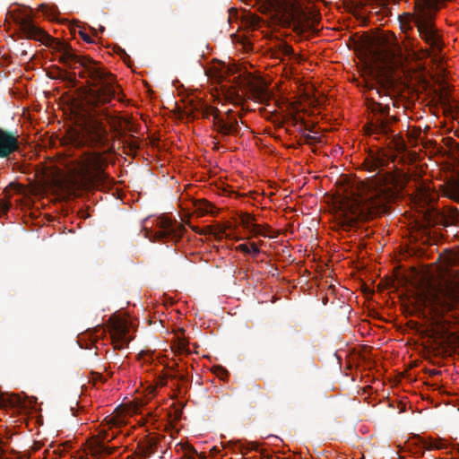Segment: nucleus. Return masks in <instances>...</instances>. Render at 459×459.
Wrapping results in <instances>:
<instances>
[{"label": "nucleus", "mask_w": 459, "mask_h": 459, "mask_svg": "<svg viewBox=\"0 0 459 459\" xmlns=\"http://www.w3.org/2000/svg\"><path fill=\"white\" fill-rule=\"evenodd\" d=\"M371 110L373 117L364 126V130L368 135H376L377 140L384 138L390 152L384 149L370 152L363 166L369 172L378 170L377 173L367 181L354 179L344 186L339 200V216L345 230L359 221H367L385 212L387 204L396 197L407 181L406 174L400 169L384 171L389 161L394 162L397 155L407 150L403 136L394 134L392 124L397 119L390 116L389 103L374 102Z\"/></svg>", "instance_id": "1"}, {"label": "nucleus", "mask_w": 459, "mask_h": 459, "mask_svg": "<svg viewBox=\"0 0 459 459\" xmlns=\"http://www.w3.org/2000/svg\"><path fill=\"white\" fill-rule=\"evenodd\" d=\"M20 37L39 41L41 44L59 53L58 62L70 69L80 68L81 78L89 79V87L84 96L87 120L80 131L74 132L69 138L75 148L90 147L102 149L108 145V132L100 119L103 117L112 126L119 121L112 116L106 107L116 96L115 78L95 60L88 56L77 54V51L66 39L54 38L46 30H17Z\"/></svg>", "instance_id": "2"}, {"label": "nucleus", "mask_w": 459, "mask_h": 459, "mask_svg": "<svg viewBox=\"0 0 459 459\" xmlns=\"http://www.w3.org/2000/svg\"><path fill=\"white\" fill-rule=\"evenodd\" d=\"M408 30H402L400 36L393 30H359L350 39L355 50L381 75H388L403 66L405 60L403 48Z\"/></svg>", "instance_id": "3"}, {"label": "nucleus", "mask_w": 459, "mask_h": 459, "mask_svg": "<svg viewBox=\"0 0 459 459\" xmlns=\"http://www.w3.org/2000/svg\"><path fill=\"white\" fill-rule=\"evenodd\" d=\"M266 18L251 16V25H260V21L271 25H280L285 29H316L321 21V15L308 7L290 3L287 0H271L264 6Z\"/></svg>", "instance_id": "4"}, {"label": "nucleus", "mask_w": 459, "mask_h": 459, "mask_svg": "<svg viewBox=\"0 0 459 459\" xmlns=\"http://www.w3.org/2000/svg\"><path fill=\"white\" fill-rule=\"evenodd\" d=\"M106 160L102 153L98 152H82L78 158L71 161V173L89 183L99 186L104 183L106 174L103 167Z\"/></svg>", "instance_id": "5"}, {"label": "nucleus", "mask_w": 459, "mask_h": 459, "mask_svg": "<svg viewBox=\"0 0 459 459\" xmlns=\"http://www.w3.org/2000/svg\"><path fill=\"white\" fill-rule=\"evenodd\" d=\"M421 300L423 306L438 317L455 308L459 301V294L449 285H440L429 288L423 293Z\"/></svg>", "instance_id": "6"}, {"label": "nucleus", "mask_w": 459, "mask_h": 459, "mask_svg": "<svg viewBox=\"0 0 459 459\" xmlns=\"http://www.w3.org/2000/svg\"><path fill=\"white\" fill-rule=\"evenodd\" d=\"M446 0H417L412 21L417 29H437V13Z\"/></svg>", "instance_id": "7"}, {"label": "nucleus", "mask_w": 459, "mask_h": 459, "mask_svg": "<svg viewBox=\"0 0 459 459\" xmlns=\"http://www.w3.org/2000/svg\"><path fill=\"white\" fill-rule=\"evenodd\" d=\"M458 215L459 211L456 208L441 211L435 206H429L424 212V220L429 227H448L455 223Z\"/></svg>", "instance_id": "8"}, {"label": "nucleus", "mask_w": 459, "mask_h": 459, "mask_svg": "<svg viewBox=\"0 0 459 459\" xmlns=\"http://www.w3.org/2000/svg\"><path fill=\"white\" fill-rule=\"evenodd\" d=\"M156 226L159 228L152 237H149L152 241L175 240L181 236L183 226L176 221L166 217H160L156 220Z\"/></svg>", "instance_id": "9"}, {"label": "nucleus", "mask_w": 459, "mask_h": 459, "mask_svg": "<svg viewBox=\"0 0 459 459\" xmlns=\"http://www.w3.org/2000/svg\"><path fill=\"white\" fill-rule=\"evenodd\" d=\"M7 20H12L20 29H42L34 21V12L28 6L12 5L7 12Z\"/></svg>", "instance_id": "10"}, {"label": "nucleus", "mask_w": 459, "mask_h": 459, "mask_svg": "<svg viewBox=\"0 0 459 459\" xmlns=\"http://www.w3.org/2000/svg\"><path fill=\"white\" fill-rule=\"evenodd\" d=\"M239 125L236 117L233 116L231 109H229L225 117L215 115L214 117V130L217 131L222 137L238 134L239 133Z\"/></svg>", "instance_id": "11"}, {"label": "nucleus", "mask_w": 459, "mask_h": 459, "mask_svg": "<svg viewBox=\"0 0 459 459\" xmlns=\"http://www.w3.org/2000/svg\"><path fill=\"white\" fill-rule=\"evenodd\" d=\"M19 136L0 127V159L9 158L20 150Z\"/></svg>", "instance_id": "12"}, {"label": "nucleus", "mask_w": 459, "mask_h": 459, "mask_svg": "<svg viewBox=\"0 0 459 459\" xmlns=\"http://www.w3.org/2000/svg\"><path fill=\"white\" fill-rule=\"evenodd\" d=\"M109 332L115 349H123L129 343L130 338L127 336L129 329L126 323L121 320L112 322L109 326Z\"/></svg>", "instance_id": "13"}, {"label": "nucleus", "mask_w": 459, "mask_h": 459, "mask_svg": "<svg viewBox=\"0 0 459 459\" xmlns=\"http://www.w3.org/2000/svg\"><path fill=\"white\" fill-rule=\"evenodd\" d=\"M39 11L42 13V15L50 22H54L58 25L68 26V29H74V26L77 29H83V27L79 24L77 21H69L67 18H59V11L56 6H50L46 4H42L39 7Z\"/></svg>", "instance_id": "14"}, {"label": "nucleus", "mask_w": 459, "mask_h": 459, "mask_svg": "<svg viewBox=\"0 0 459 459\" xmlns=\"http://www.w3.org/2000/svg\"><path fill=\"white\" fill-rule=\"evenodd\" d=\"M107 423L109 426L108 429H102L99 434L93 437L91 440V446L97 445L98 443L110 442L116 437V433L110 432L114 427H119L122 424V420L117 417H108L106 418Z\"/></svg>", "instance_id": "15"}, {"label": "nucleus", "mask_w": 459, "mask_h": 459, "mask_svg": "<svg viewBox=\"0 0 459 459\" xmlns=\"http://www.w3.org/2000/svg\"><path fill=\"white\" fill-rule=\"evenodd\" d=\"M437 30H418L420 37L426 41L429 49V55L437 56L442 49V41L440 36L437 33Z\"/></svg>", "instance_id": "16"}, {"label": "nucleus", "mask_w": 459, "mask_h": 459, "mask_svg": "<svg viewBox=\"0 0 459 459\" xmlns=\"http://www.w3.org/2000/svg\"><path fill=\"white\" fill-rule=\"evenodd\" d=\"M240 31L241 30H237L236 33L230 35L232 42L240 45L242 49L246 52L251 51L253 45L250 38L244 33H240Z\"/></svg>", "instance_id": "17"}, {"label": "nucleus", "mask_w": 459, "mask_h": 459, "mask_svg": "<svg viewBox=\"0 0 459 459\" xmlns=\"http://www.w3.org/2000/svg\"><path fill=\"white\" fill-rule=\"evenodd\" d=\"M194 207H195V212L199 216H204L206 214H212V215L214 214V212H213L214 206L211 203H209L208 201H206L204 199L195 200L194 202Z\"/></svg>", "instance_id": "18"}, {"label": "nucleus", "mask_w": 459, "mask_h": 459, "mask_svg": "<svg viewBox=\"0 0 459 459\" xmlns=\"http://www.w3.org/2000/svg\"><path fill=\"white\" fill-rule=\"evenodd\" d=\"M274 48L275 49L274 52L273 53V56L275 58H281V56H292L294 54L291 46H290L284 41H279Z\"/></svg>", "instance_id": "19"}, {"label": "nucleus", "mask_w": 459, "mask_h": 459, "mask_svg": "<svg viewBox=\"0 0 459 459\" xmlns=\"http://www.w3.org/2000/svg\"><path fill=\"white\" fill-rule=\"evenodd\" d=\"M155 445L156 442L153 439H149L146 444L139 446V452L137 453V455L142 458H146L151 456L155 453Z\"/></svg>", "instance_id": "20"}, {"label": "nucleus", "mask_w": 459, "mask_h": 459, "mask_svg": "<svg viewBox=\"0 0 459 459\" xmlns=\"http://www.w3.org/2000/svg\"><path fill=\"white\" fill-rule=\"evenodd\" d=\"M92 453L96 455H109L116 450V446H108L105 443H98L97 445L91 446Z\"/></svg>", "instance_id": "21"}, {"label": "nucleus", "mask_w": 459, "mask_h": 459, "mask_svg": "<svg viewBox=\"0 0 459 459\" xmlns=\"http://www.w3.org/2000/svg\"><path fill=\"white\" fill-rule=\"evenodd\" d=\"M253 91H254L255 98L261 103L265 102L270 98V94H269L268 91L263 85L254 87Z\"/></svg>", "instance_id": "22"}, {"label": "nucleus", "mask_w": 459, "mask_h": 459, "mask_svg": "<svg viewBox=\"0 0 459 459\" xmlns=\"http://www.w3.org/2000/svg\"><path fill=\"white\" fill-rule=\"evenodd\" d=\"M239 221L240 224L247 230H249L255 224V218L247 212L240 214Z\"/></svg>", "instance_id": "23"}, {"label": "nucleus", "mask_w": 459, "mask_h": 459, "mask_svg": "<svg viewBox=\"0 0 459 459\" xmlns=\"http://www.w3.org/2000/svg\"><path fill=\"white\" fill-rule=\"evenodd\" d=\"M219 113L220 110L212 106H204L202 109V116L204 118H209L210 116H212L214 118L215 115H219ZM212 126H214V119L212 120Z\"/></svg>", "instance_id": "24"}, {"label": "nucleus", "mask_w": 459, "mask_h": 459, "mask_svg": "<svg viewBox=\"0 0 459 459\" xmlns=\"http://www.w3.org/2000/svg\"><path fill=\"white\" fill-rule=\"evenodd\" d=\"M92 31H93L92 36L89 35L86 32V30H78V33L81 36V38L83 39V41H85L89 44H91V43H95V39L93 38L99 37V34L100 32H103V30H92Z\"/></svg>", "instance_id": "25"}, {"label": "nucleus", "mask_w": 459, "mask_h": 459, "mask_svg": "<svg viewBox=\"0 0 459 459\" xmlns=\"http://www.w3.org/2000/svg\"><path fill=\"white\" fill-rule=\"evenodd\" d=\"M90 333V337L92 339V341H96L100 336H102L105 333V329L100 325H98L92 330H88Z\"/></svg>", "instance_id": "26"}, {"label": "nucleus", "mask_w": 459, "mask_h": 459, "mask_svg": "<svg viewBox=\"0 0 459 459\" xmlns=\"http://www.w3.org/2000/svg\"><path fill=\"white\" fill-rule=\"evenodd\" d=\"M421 130H412L409 132L408 137L409 141L411 143L412 146H416L418 144V139L420 137Z\"/></svg>", "instance_id": "27"}, {"label": "nucleus", "mask_w": 459, "mask_h": 459, "mask_svg": "<svg viewBox=\"0 0 459 459\" xmlns=\"http://www.w3.org/2000/svg\"><path fill=\"white\" fill-rule=\"evenodd\" d=\"M249 232L254 236H267L264 228L262 225L256 223L249 230Z\"/></svg>", "instance_id": "28"}, {"label": "nucleus", "mask_w": 459, "mask_h": 459, "mask_svg": "<svg viewBox=\"0 0 459 459\" xmlns=\"http://www.w3.org/2000/svg\"><path fill=\"white\" fill-rule=\"evenodd\" d=\"M421 442L423 444V446L425 448H427V449H432V448L443 449V448H445V445L442 442V440L435 441V442H429V443H427L426 441L421 440Z\"/></svg>", "instance_id": "29"}, {"label": "nucleus", "mask_w": 459, "mask_h": 459, "mask_svg": "<svg viewBox=\"0 0 459 459\" xmlns=\"http://www.w3.org/2000/svg\"><path fill=\"white\" fill-rule=\"evenodd\" d=\"M192 229L195 233L199 235H215L212 226H207L204 229H200L199 227H192Z\"/></svg>", "instance_id": "30"}, {"label": "nucleus", "mask_w": 459, "mask_h": 459, "mask_svg": "<svg viewBox=\"0 0 459 459\" xmlns=\"http://www.w3.org/2000/svg\"><path fill=\"white\" fill-rule=\"evenodd\" d=\"M355 20H356L357 23L354 24V26L364 27V26H368V18L367 17L356 16Z\"/></svg>", "instance_id": "31"}, {"label": "nucleus", "mask_w": 459, "mask_h": 459, "mask_svg": "<svg viewBox=\"0 0 459 459\" xmlns=\"http://www.w3.org/2000/svg\"><path fill=\"white\" fill-rule=\"evenodd\" d=\"M304 142L307 144H311L314 142H318L319 138L310 134H304Z\"/></svg>", "instance_id": "32"}, {"label": "nucleus", "mask_w": 459, "mask_h": 459, "mask_svg": "<svg viewBox=\"0 0 459 459\" xmlns=\"http://www.w3.org/2000/svg\"><path fill=\"white\" fill-rule=\"evenodd\" d=\"M247 389L249 392H252L254 394H259L261 387L258 384L253 382L248 385Z\"/></svg>", "instance_id": "33"}, {"label": "nucleus", "mask_w": 459, "mask_h": 459, "mask_svg": "<svg viewBox=\"0 0 459 459\" xmlns=\"http://www.w3.org/2000/svg\"><path fill=\"white\" fill-rule=\"evenodd\" d=\"M238 251H240L244 254H250L251 250L247 244H240L236 248Z\"/></svg>", "instance_id": "34"}, {"label": "nucleus", "mask_w": 459, "mask_h": 459, "mask_svg": "<svg viewBox=\"0 0 459 459\" xmlns=\"http://www.w3.org/2000/svg\"><path fill=\"white\" fill-rule=\"evenodd\" d=\"M449 198H451L452 200L459 203V187L456 188V189H454L452 190L449 195H448Z\"/></svg>", "instance_id": "35"}, {"label": "nucleus", "mask_w": 459, "mask_h": 459, "mask_svg": "<svg viewBox=\"0 0 459 459\" xmlns=\"http://www.w3.org/2000/svg\"><path fill=\"white\" fill-rule=\"evenodd\" d=\"M249 247L251 250L250 254H252L253 255H256L260 253V249L258 248L257 245L255 242L251 243Z\"/></svg>", "instance_id": "36"}, {"label": "nucleus", "mask_w": 459, "mask_h": 459, "mask_svg": "<svg viewBox=\"0 0 459 459\" xmlns=\"http://www.w3.org/2000/svg\"><path fill=\"white\" fill-rule=\"evenodd\" d=\"M376 92L379 95V97L386 96V89L384 86H380L375 89Z\"/></svg>", "instance_id": "37"}, {"label": "nucleus", "mask_w": 459, "mask_h": 459, "mask_svg": "<svg viewBox=\"0 0 459 459\" xmlns=\"http://www.w3.org/2000/svg\"><path fill=\"white\" fill-rule=\"evenodd\" d=\"M177 371H178V374L169 375V377H172V378H178L180 381H185L186 380V377L183 374L179 373V369H177Z\"/></svg>", "instance_id": "38"}, {"label": "nucleus", "mask_w": 459, "mask_h": 459, "mask_svg": "<svg viewBox=\"0 0 459 459\" xmlns=\"http://www.w3.org/2000/svg\"><path fill=\"white\" fill-rule=\"evenodd\" d=\"M125 144H126V146L131 150H135L138 148V145L135 143H133V142H126Z\"/></svg>", "instance_id": "39"}, {"label": "nucleus", "mask_w": 459, "mask_h": 459, "mask_svg": "<svg viewBox=\"0 0 459 459\" xmlns=\"http://www.w3.org/2000/svg\"><path fill=\"white\" fill-rule=\"evenodd\" d=\"M299 32V36H303L306 32H308L309 30H297ZM313 32H316V34L320 31V30H312Z\"/></svg>", "instance_id": "40"}, {"label": "nucleus", "mask_w": 459, "mask_h": 459, "mask_svg": "<svg viewBox=\"0 0 459 459\" xmlns=\"http://www.w3.org/2000/svg\"><path fill=\"white\" fill-rule=\"evenodd\" d=\"M119 53L121 54V56L124 57V58H129L128 55L126 53V51L122 48H119Z\"/></svg>", "instance_id": "41"}, {"label": "nucleus", "mask_w": 459, "mask_h": 459, "mask_svg": "<svg viewBox=\"0 0 459 459\" xmlns=\"http://www.w3.org/2000/svg\"><path fill=\"white\" fill-rule=\"evenodd\" d=\"M5 403V399L4 398L3 394L0 392V407L3 406Z\"/></svg>", "instance_id": "42"}, {"label": "nucleus", "mask_w": 459, "mask_h": 459, "mask_svg": "<svg viewBox=\"0 0 459 459\" xmlns=\"http://www.w3.org/2000/svg\"><path fill=\"white\" fill-rule=\"evenodd\" d=\"M4 451L2 447V443L0 442V457L4 455Z\"/></svg>", "instance_id": "43"}, {"label": "nucleus", "mask_w": 459, "mask_h": 459, "mask_svg": "<svg viewBox=\"0 0 459 459\" xmlns=\"http://www.w3.org/2000/svg\"><path fill=\"white\" fill-rule=\"evenodd\" d=\"M59 74H66V72L65 70H62L60 68H57Z\"/></svg>", "instance_id": "44"}, {"label": "nucleus", "mask_w": 459, "mask_h": 459, "mask_svg": "<svg viewBox=\"0 0 459 459\" xmlns=\"http://www.w3.org/2000/svg\"><path fill=\"white\" fill-rule=\"evenodd\" d=\"M220 370L221 371L222 375H225V376H226V375L228 374L227 370H225V369H224V368H220Z\"/></svg>", "instance_id": "45"}, {"label": "nucleus", "mask_w": 459, "mask_h": 459, "mask_svg": "<svg viewBox=\"0 0 459 459\" xmlns=\"http://www.w3.org/2000/svg\"><path fill=\"white\" fill-rule=\"evenodd\" d=\"M137 456H138L137 455L135 456L134 455H130V456H128L127 459H137L136 458ZM141 459H143V458L141 457Z\"/></svg>", "instance_id": "46"}, {"label": "nucleus", "mask_w": 459, "mask_h": 459, "mask_svg": "<svg viewBox=\"0 0 459 459\" xmlns=\"http://www.w3.org/2000/svg\"><path fill=\"white\" fill-rule=\"evenodd\" d=\"M189 451H190L191 453H193V454H196V451H195V448H194V447H192V446H191V447H189Z\"/></svg>", "instance_id": "47"}, {"label": "nucleus", "mask_w": 459, "mask_h": 459, "mask_svg": "<svg viewBox=\"0 0 459 459\" xmlns=\"http://www.w3.org/2000/svg\"><path fill=\"white\" fill-rule=\"evenodd\" d=\"M321 29H326V30H329V29H331V28H330V27H324V26H322V27H321ZM332 29H336V28H335V27H333Z\"/></svg>", "instance_id": "48"}, {"label": "nucleus", "mask_w": 459, "mask_h": 459, "mask_svg": "<svg viewBox=\"0 0 459 459\" xmlns=\"http://www.w3.org/2000/svg\"><path fill=\"white\" fill-rule=\"evenodd\" d=\"M306 130L310 131V132L312 131L308 126H306Z\"/></svg>", "instance_id": "49"}, {"label": "nucleus", "mask_w": 459, "mask_h": 459, "mask_svg": "<svg viewBox=\"0 0 459 459\" xmlns=\"http://www.w3.org/2000/svg\"><path fill=\"white\" fill-rule=\"evenodd\" d=\"M400 29H405L402 24H400ZM407 29H411V27H408Z\"/></svg>", "instance_id": "50"}, {"label": "nucleus", "mask_w": 459, "mask_h": 459, "mask_svg": "<svg viewBox=\"0 0 459 459\" xmlns=\"http://www.w3.org/2000/svg\"><path fill=\"white\" fill-rule=\"evenodd\" d=\"M382 26H384V24H380V25H379L378 27H377L376 29H377V30H379V29H381V27H382Z\"/></svg>", "instance_id": "51"}, {"label": "nucleus", "mask_w": 459, "mask_h": 459, "mask_svg": "<svg viewBox=\"0 0 459 459\" xmlns=\"http://www.w3.org/2000/svg\"><path fill=\"white\" fill-rule=\"evenodd\" d=\"M7 210H8V205H4V211H7Z\"/></svg>", "instance_id": "52"}, {"label": "nucleus", "mask_w": 459, "mask_h": 459, "mask_svg": "<svg viewBox=\"0 0 459 459\" xmlns=\"http://www.w3.org/2000/svg\"><path fill=\"white\" fill-rule=\"evenodd\" d=\"M187 459H195V457L193 455H189Z\"/></svg>", "instance_id": "53"}, {"label": "nucleus", "mask_w": 459, "mask_h": 459, "mask_svg": "<svg viewBox=\"0 0 459 459\" xmlns=\"http://www.w3.org/2000/svg\"><path fill=\"white\" fill-rule=\"evenodd\" d=\"M100 30L105 29L103 26L99 27Z\"/></svg>", "instance_id": "54"}]
</instances>
